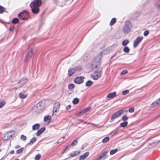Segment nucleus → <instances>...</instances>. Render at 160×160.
<instances>
[{
  "label": "nucleus",
  "mask_w": 160,
  "mask_h": 160,
  "mask_svg": "<svg viewBox=\"0 0 160 160\" xmlns=\"http://www.w3.org/2000/svg\"><path fill=\"white\" fill-rule=\"evenodd\" d=\"M112 48H107L100 52L97 58L93 61L92 64V68H98V66L101 63V59L103 55L107 54L112 51Z\"/></svg>",
  "instance_id": "nucleus-1"
},
{
  "label": "nucleus",
  "mask_w": 160,
  "mask_h": 160,
  "mask_svg": "<svg viewBox=\"0 0 160 160\" xmlns=\"http://www.w3.org/2000/svg\"><path fill=\"white\" fill-rule=\"evenodd\" d=\"M44 108V104L42 102H40L33 107L32 111L36 114H38L41 112Z\"/></svg>",
  "instance_id": "nucleus-2"
},
{
  "label": "nucleus",
  "mask_w": 160,
  "mask_h": 160,
  "mask_svg": "<svg viewBox=\"0 0 160 160\" xmlns=\"http://www.w3.org/2000/svg\"><path fill=\"white\" fill-rule=\"evenodd\" d=\"M132 27V25L131 22L129 21L126 22L122 28V32L125 34L128 33L131 31Z\"/></svg>",
  "instance_id": "nucleus-3"
},
{
  "label": "nucleus",
  "mask_w": 160,
  "mask_h": 160,
  "mask_svg": "<svg viewBox=\"0 0 160 160\" xmlns=\"http://www.w3.org/2000/svg\"><path fill=\"white\" fill-rule=\"evenodd\" d=\"M36 51V49L35 48H30L29 50H27L26 52L27 55L25 57V62H28L31 58L32 53H34Z\"/></svg>",
  "instance_id": "nucleus-4"
},
{
  "label": "nucleus",
  "mask_w": 160,
  "mask_h": 160,
  "mask_svg": "<svg viewBox=\"0 0 160 160\" xmlns=\"http://www.w3.org/2000/svg\"><path fill=\"white\" fill-rule=\"evenodd\" d=\"M82 68L81 67H78L69 69L68 71V76H72L75 72L78 73L82 69Z\"/></svg>",
  "instance_id": "nucleus-5"
},
{
  "label": "nucleus",
  "mask_w": 160,
  "mask_h": 160,
  "mask_svg": "<svg viewBox=\"0 0 160 160\" xmlns=\"http://www.w3.org/2000/svg\"><path fill=\"white\" fill-rule=\"evenodd\" d=\"M19 18L22 20H26L28 17V13L26 11H23L18 14Z\"/></svg>",
  "instance_id": "nucleus-6"
},
{
  "label": "nucleus",
  "mask_w": 160,
  "mask_h": 160,
  "mask_svg": "<svg viewBox=\"0 0 160 160\" xmlns=\"http://www.w3.org/2000/svg\"><path fill=\"white\" fill-rule=\"evenodd\" d=\"M12 136V134L10 133L9 131L5 133L2 137V139L4 141L7 140L9 139Z\"/></svg>",
  "instance_id": "nucleus-7"
},
{
  "label": "nucleus",
  "mask_w": 160,
  "mask_h": 160,
  "mask_svg": "<svg viewBox=\"0 0 160 160\" xmlns=\"http://www.w3.org/2000/svg\"><path fill=\"white\" fill-rule=\"evenodd\" d=\"M84 78L83 77H78L74 80V82L75 83L80 84L83 82Z\"/></svg>",
  "instance_id": "nucleus-8"
},
{
  "label": "nucleus",
  "mask_w": 160,
  "mask_h": 160,
  "mask_svg": "<svg viewBox=\"0 0 160 160\" xmlns=\"http://www.w3.org/2000/svg\"><path fill=\"white\" fill-rule=\"evenodd\" d=\"M42 4L41 0H35L33 1L32 6L39 8Z\"/></svg>",
  "instance_id": "nucleus-9"
},
{
  "label": "nucleus",
  "mask_w": 160,
  "mask_h": 160,
  "mask_svg": "<svg viewBox=\"0 0 160 160\" xmlns=\"http://www.w3.org/2000/svg\"><path fill=\"white\" fill-rule=\"evenodd\" d=\"M142 37H138L137 38L134 42L133 47L134 48H136L138 45V44L142 40Z\"/></svg>",
  "instance_id": "nucleus-10"
},
{
  "label": "nucleus",
  "mask_w": 160,
  "mask_h": 160,
  "mask_svg": "<svg viewBox=\"0 0 160 160\" xmlns=\"http://www.w3.org/2000/svg\"><path fill=\"white\" fill-rule=\"evenodd\" d=\"M60 104L58 102H57L54 103L53 108V112H56L59 110Z\"/></svg>",
  "instance_id": "nucleus-11"
},
{
  "label": "nucleus",
  "mask_w": 160,
  "mask_h": 160,
  "mask_svg": "<svg viewBox=\"0 0 160 160\" xmlns=\"http://www.w3.org/2000/svg\"><path fill=\"white\" fill-rule=\"evenodd\" d=\"M30 7L32 12L34 14H37L39 11V8L32 6L30 5Z\"/></svg>",
  "instance_id": "nucleus-12"
},
{
  "label": "nucleus",
  "mask_w": 160,
  "mask_h": 160,
  "mask_svg": "<svg viewBox=\"0 0 160 160\" xmlns=\"http://www.w3.org/2000/svg\"><path fill=\"white\" fill-rule=\"evenodd\" d=\"M91 108L90 107H88V108H85L83 111L80 112L78 115L79 117H80L82 115V113H85L86 112H87L90 110Z\"/></svg>",
  "instance_id": "nucleus-13"
},
{
  "label": "nucleus",
  "mask_w": 160,
  "mask_h": 160,
  "mask_svg": "<svg viewBox=\"0 0 160 160\" xmlns=\"http://www.w3.org/2000/svg\"><path fill=\"white\" fill-rule=\"evenodd\" d=\"M160 104V98L158 99L157 100L155 101L154 102H153L151 104V106L152 107H154L156 106L157 105Z\"/></svg>",
  "instance_id": "nucleus-14"
},
{
  "label": "nucleus",
  "mask_w": 160,
  "mask_h": 160,
  "mask_svg": "<svg viewBox=\"0 0 160 160\" xmlns=\"http://www.w3.org/2000/svg\"><path fill=\"white\" fill-rule=\"evenodd\" d=\"M108 152V151H105L103 152L102 153L98 158L99 159H101L104 158H106L107 157V156H106Z\"/></svg>",
  "instance_id": "nucleus-15"
},
{
  "label": "nucleus",
  "mask_w": 160,
  "mask_h": 160,
  "mask_svg": "<svg viewBox=\"0 0 160 160\" xmlns=\"http://www.w3.org/2000/svg\"><path fill=\"white\" fill-rule=\"evenodd\" d=\"M101 76V72L100 71H98L95 75L93 76V79L94 80H97Z\"/></svg>",
  "instance_id": "nucleus-16"
},
{
  "label": "nucleus",
  "mask_w": 160,
  "mask_h": 160,
  "mask_svg": "<svg viewBox=\"0 0 160 160\" xmlns=\"http://www.w3.org/2000/svg\"><path fill=\"white\" fill-rule=\"evenodd\" d=\"M28 80L26 78H23L21 79L18 82V83H20L21 86L23 85Z\"/></svg>",
  "instance_id": "nucleus-17"
},
{
  "label": "nucleus",
  "mask_w": 160,
  "mask_h": 160,
  "mask_svg": "<svg viewBox=\"0 0 160 160\" xmlns=\"http://www.w3.org/2000/svg\"><path fill=\"white\" fill-rule=\"evenodd\" d=\"M45 127H43L40 128L37 132V135L38 136H39L45 131Z\"/></svg>",
  "instance_id": "nucleus-18"
},
{
  "label": "nucleus",
  "mask_w": 160,
  "mask_h": 160,
  "mask_svg": "<svg viewBox=\"0 0 160 160\" xmlns=\"http://www.w3.org/2000/svg\"><path fill=\"white\" fill-rule=\"evenodd\" d=\"M116 93L115 92L112 93H110L107 95V97L108 98H112L116 96Z\"/></svg>",
  "instance_id": "nucleus-19"
},
{
  "label": "nucleus",
  "mask_w": 160,
  "mask_h": 160,
  "mask_svg": "<svg viewBox=\"0 0 160 160\" xmlns=\"http://www.w3.org/2000/svg\"><path fill=\"white\" fill-rule=\"evenodd\" d=\"M27 94L20 92L19 94V96L21 98H25L27 97Z\"/></svg>",
  "instance_id": "nucleus-20"
},
{
  "label": "nucleus",
  "mask_w": 160,
  "mask_h": 160,
  "mask_svg": "<svg viewBox=\"0 0 160 160\" xmlns=\"http://www.w3.org/2000/svg\"><path fill=\"white\" fill-rule=\"evenodd\" d=\"M40 127V125L38 123H37L34 125L32 127L33 130H36L38 129Z\"/></svg>",
  "instance_id": "nucleus-21"
},
{
  "label": "nucleus",
  "mask_w": 160,
  "mask_h": 160,
  "mask_svg": "<svg viewBox=\"0 0 160 160\" xmlns=\"http://www.w3.org/2000/svg\"><path fill=\"white\" fill-rule=\"evenodd\" d=\"M51 118V117L50 116H46L44 117V120L45 121L49 122H50Z\"/></svg>",
  "instance_id": "nucleus-22"
},
{
  "label": "nucleus",
  "mask_w": 160,
  "mask_h": 160,
  "mask_svg": "<svg viewBox=\"0 0 160 160\" xmlns=\"http://www.w3.org/2000/svg\"><path fill=\"white\" fill-rule=\"evenodd\" d=\"M123 112V111L122 110H120L116 112L118 117H120L122 114Z\"/></svg>",
  "instance_id": "nucleus-23"
},
{
  "label": "nucleus",
  "mask_w": 160,
  "mask_h": 160,
  "mask_svg": "<svg viewBox=\"0 0 160 160\" xmlns=\"http://www.w3.org/2000/svg\"><path fill=\"white\" fill-rule=\"evenodd\" d=\"M118 117L116 113H115L113 114L111 117V119L112 120L114 119H115L118 118Z\"/></svg>",
  "instance_id": "nucleus-24"
},
{
  "label": "nucleus",
  "mask_w": 160,
  "mask_h": 160,
  "mask_svg": "<svg viewBox=\"0 0 160 160\" xmlns=\"http://www.w3.org/2000/svg\"><path fill=\"white\" fill-rule=\"evenodd\" d=\"M116 21V18H113L112 20H111L110 22V25L112 26L113 25Z\"/></svg>",
  "instance_id": "nucleus-25"
},
{
  "label": "nucleus",
  "mask_w": 160,
  "mask_h": 160,
  "mask_svg": "<svg viewBox=\"0 0 160 160\" xmlns=\"http://www.w3.org/2000/svg\"><path fill=\"white\" fill-rule=\"evenodd\" d=\"M93 83V82L90 80H89L87 82L85 86L87 87L90 86Z\"/></svg>",
  "instance_id": "nucleus-26"
},
{
  "label": "nucleus",
  "mask_w": 160,
  "mask_h": 160,
  "mask_svg": "<svg viewBox=\"0 0 160 160\" xmlns=\"http://www.w3.org/2000/svg\"><path fill=\"white\" fill-rule=\"evenodd\" d=\"M128 123V122H127L125 121L123 123H121L120 125L121 127L124 128L127 125Z\"/></svg>",
  "instance_id": "nucleus-27"
},
{
  "label": "nucleus",
  "mask_w": 160,
  "mask_h": 160,
  "mask_svg": "<svg viewBox=\"0 0 160 160\" xmlns=\"http://www.w3.org/2000/svg\"><path fill=\"white\" fill-rule=\"evenodd\" d=\"M79 100L78 98H74L72 101V103L74 104H77L79 102Z\"/></svg>",
  "instance_id": "nucleus-28"
},
{
  "label": "nucleus",
  "mask_w": 160,
  "mask_h": 160,
  "mask_svg": "<svg viewBox=\"0 0 160 160\" xmlns=\"http://www.w3.org/2000/svg\"><path fill=\"white\" fill-rule=\"evenodd\" d=\"M129 43V41L127 39L124 40L122 42V44L124 46H126Z\"/></svg>",
  "instance_id": "nucleus-29"
},
{
  "label": "nucleus",
  "mask_w": 160,
  "mask_h": 160,
  "mask_svg": "<svg viewBox=\"0 0 160 160\" xmlns=\"http://www.w3.org/2000/svg\"><path fill=\"white\" fill-rule=\"evenodd\" d=\"M118 151V150L117 149L112 150L110 151V153L111 155H112Z\"/></svg>",
  "instance_id": "nucleus-30"
},
{
  "label": "nucleus",
  "mask_w": 160,
  "mask_h": 160,
  "mask_svg": "<svg viewBox=\"0 0 160 160\" xmlns=\"http://www.w3.org/2000/svg\"><path fill=\"white\" fill-rule=\"evenodd\" d=\"M129 49L128 47H125L123 49L124 52L126 53H128L129 52Z\"/></svg>",
  "instance_id": "nucleus-31"
},
{
  "label": "nucleus",
  "mask_w": 160,
  "mask_h": 160,
  "mask_svg": "<svg viewBox=\"0 0 160 160\" xmlns=\"http://www.w3.org/2000/svg\"><path fill=\"white\" fill-rule=\"evenodd\" d=\"M109 140V138L108 137H106L104 138L102 140V142L103 143H106Z\"/></svg>",
  "instance_id": "nucleus-32"
},
{
  "label": "nucleus",
  "mask_w": 160,
  "mask_h": 160,
  "mask_svg": "<svg viewBox=\"0 0 160 160\" xmlns=\"http://www.w3.org/2000/svg\"><path fill=\"white\" fill-rule=\"evenodd\" d=\"M78 143V142L77 140L75 139L72 143L71 145L72 147L75 146Z\"/></svg>",
  "instance_id": "nucleus-33"
},
{
  "label": "nucleus",
  "mask_w": 160,
  "mask_h": 160,
  "mask_svg": "<svg viewBox=\"0 0 160 160\" xmlns=\"http://www.w3.org/2000/svg\"><path fill=\"white\" fill-rule=\"evenodd\" d=\"M19 21L18 19L17 18H15L12 21V23L14 24L17 23Z\"/></svg>",
  "instance_id": "nucleus-34"
},
{
  "label": "nucleus",
  "mask_w": 160,
  "mask_h": 160,
  "mask_svg": "<svg viewBox=\"0 0 160 160\" xmlns=\"http://www.w3.org/2000/svg\"><path fill=\"white\" fill-rule=\"evenodd\" d=\"M5 8L3 7L0 5V13H2L5 11Z\"/></svg>",
  "instance_id": "nucleus-35"
},
{
  "label": "nucleus",
  "mask_w": 160,
  "mask_h": 160,
  "mask_svg": "<svg viewBox=\"0 0 160 160\" xmlns=\"http://www.w3.org/2000/svg\"><path fill=\"white\" fill-rule=\"evenodd\" d=\"M24 149L23 148H21L17 150L16 151V152L17 153L19 154L21 153L22 152L23 150Z\"/></svg>",
  "instance_id": "nucleus-36"
},
{
  "label": "nucleus",
  "mask_w": 160,
  "mask_h": 160,
  "mask_svg": "<svg viewBox=\"0 0 160 160\" xmlns=\"http://www.w3.org/2000/svg\"><path fill=\"white\" fill-rule=\"evenodd\" d=\"M74 88V85L73 84H71L68 85V88L70 90H72Z\"/></svg>",
  "instance_id": "nucleus-37"
},
{
  "label": "nucleus",
  "mask_w": 160,
  "mask_h": 160,
  "mask_svg": "<svg viewBox=\"0 0 160 160\" xmlns=\"http://www.w3.org/2000/svg\"><path fill=\"white\" fill-rule=\"evenodd\" d=\"M37 140V138L36 137H33L32 139L30 140V142L28 143V144H30V143H32L35 142Z\"/></svg>",
  "instance_id": "nucleus-38"
},
{
  "label": "nucleus",
  "mask_w": 160,
  "mask_h": 160,
  "mask_svg": "<svg viewBox=\"0 0 160 160\" xmlns=\"http://www.w3.org/2000/svg\"><path fill=\"white\" fill-rule=\"evenodd\" d=\"M129 92V90H126L124 91H123L122 92V94L123 95H125L126 94L128 93Z\"/></svg>",
  "instance_id": "nucleus-39"
},
{
  "label": "nucleus",
  "mask_w": 160,
  "mask_h": 160,
  "mask_svg": "<svg viewBox=\"0 0 160 160\" xmlns=\"http://www.w3.org/2000/svg\"><path fill=\"white\" fill-rule=\"evenodd\" d=\"M41 158V155L40 154H38L36 155L35 158H34V159L35 160H39Z\"/></svg>",
  "instance_id": "nucleus-40"
},
{
  "label": "nucleus",
  "mask_w": 160,
  "mask_h": 160,
  "mask_svg": "<svg viewBox=\"0 0 160 160\" xmlns=\"http://www.w3.org/2000/svg\"><path fill=\"white\" fill-rule=\"evenodd\" d=\"M20 139L22 141H25L26 139V136L22 135L21 136Z\"/></svg>",
  "instance_id": "nucleus-41"
},
{
  "label": "nucleus",
  "mask_w": 160,
  "mask_h": 160,
  "mask_svg": "<svg viewBox=\"0 0 160 160\" xmlns=\"http://www.w3.org/2000/svg\"><path fill=\"white\" fill-rule=\"evenodd\" d=\"M5 103L4 101H1L0 102V108H2L5 105Z\"/></svg>",
  "instance_id": "nucleus-42"
},
{
  "label": "nucleus",
  "mask_w": 160,
  "mask_h": 160,
  "mask_svg": "<svg viewBox=\"0 0 160 160\" xmlns=\"http://www.w3.org/2000/svg\"><path fill=\"white\" fill-rule=\"evenodd\" d=\"M128 73V71L127 70H123L121 73V76L125 75V74Z\"/></svg>",
  "instance_id": "nucleus-43"
},
{
  "label": "nucleus",
  "mask_w": 160,
  "mask_h": 160,
  "mask_svg": "<svg viewBox=\"0 0 160 160\" xmlns=\"http://www.w3.org/2000/svg\"><path fill=\"white\" fill-rule=\"evenodd\" d=\"M128 118L127 116L124 115L122 117V119L123 121H126L128 120Z\"/></svg>",
  "instance_id": "nucleus-44"
},
{
  "label": "nucleus",
  "mask_w": 160,
  "mask_h": 160,
  "mask_svg": "<svg viewBox=\"0 0 160 160\" xmlns=\"http://www.w3.org/2000/svg\"><path fill=\"white\" fill-rule=\"evenodd\" d=\"M149 33V32L148 31H146L144 32V33H143L144 35L145 36H147L148 34Z\"/></svg>",
  "instance_id": "nucleus-45"
},
{
  "label": "nucleus",
  "mask_w": 160,
  "mask_h": 160,
  "mask_svg": "<svg viewBox=\"0 0 160 160\" xmlns=\"http://www.w3.org/2000/svg\"><path fill=\"white\" fill-rule=\"evenodd\" d=\"M129 111L130 112H132L134 111V109L133 108H131L129 109Z\"/></svg>",
  "instance_id": "nucleus-46"
},
{
  "label": "nucleus",
  "mask_w": 160,
  "mask_h": 160,
  "mask_svg": "<svg viewBox=\"0 0 160 160\" xmlns=\"http://www.w3.org/2000/svg\"><path fill=\"white\" fill-rule=\"evenodd\" d=\"M70 154L71 157H74L77 156V154H75V152H74L71 153Z\"/></svg>",
  "instance_id": "nucleus-47"
},
{
  "label": "nucleus",
  "mask_w": 160,
  "mask_h": 160,
  "mask_svg": "<svg viewBox=\"0 0 160 160\" xmlns=\"http://www.w3.org/2000/svg\"><path fill=\"white\" fill-rule=\"evenodd\" d=\"M86 158L85 157V156H84L83 155L81 156L80 157V159L81 160H83L84 159H85Z\"/></svg>",
  "instance_id": "nucleus-48"
},
{
  "label": "nucleus",
  "mask_w": 160,
  "mask_h": 160,
  "mask_svg": "<svg viewBox=\"0 0 160 160\" xmlns=\"http://www.w3.org/2000/svg\"><path fill=\"white\" fill-rule=\"evenodd\" d=\"M14 28V26L13 25L12 26L10 27V28H9V30L10 31H12L13 30Z\"/></svg>",
  "instance_id": "nucleus-49"
},
{
  "label": "nucleus",
  "mask_w": 160,
  "mask_h": 160,
  "mask_svg": "<svg viewBox=\"0 0 160 160\" xmlns=\"http://www.w3.org/2000/svg\"><path fill=\"white\" fill-rule=\"evenodd\" d=\"M71 106L70 105H69L67 106L66 108V109L67 110H68L71 108Z\"/></svg>",
  "instance_id": "nucleus-50"
},
{
  "label": "nucleus",
  "mask_w": 160,
  "mask_h": 160,
  "mask_svg": "<svg viewBox=\"0 0 160 160\" xmlns=\"http://www.w3.org/2000/svg\"><path fill=\"white\" fill-rule=\"evenodd\" d=\"M89 153L88 152H87L83 154L85 158H86L89 155Z\"/></svg>",
  "instance_id": "nucleus-51"
},
{
  "label": "nucleus",
  "mask_w": 160,
  "mask_h": 160,
  "mask_svg": "<svg viewBox=\"0 0 160 160\" xmlns=\"http://www.w3.org/2000/svg\"><path fill=\"white\" fill-rule=\"evenodd\" d=\"M89 153L88 152H87L83 154L85 158H86L89 155Z\"/></svg>",
  "instance_id": "nucleus-52"
},
{
  "label": "nucleus",
  "mask_w": 160,
  "mask_h": 160,
  "mask_svg": "<svg viewBox=\"0 0 160 160\" xmlns=\"http://www.w3.org/2000/svg\"><path fill=\"white\" fill-rule=\"evenodd\" d=\"M157 9L158 10L160 11V4H158L157 6Z\"/></svg>",
  "instance_id": "nucleus-53"
},
{
  "label": "nucleus",
  "mask_w": 160,
  "mask_h": 160,
  "mask_svg": "<svg viewBox=\"0 0 160 160\" xmlns=\"http://www.w3.org/2000/svg\"><path fill=\"white\" fill-rule=\"evenodd\" d=\"M74 152H75V154H77V156L78 155L80 152V151H74Z\"/></svg>",
  "instance_id": "nucleus-54"
},
{
  "label": "nucleus",
  "mask_w": 160,
  "mask_h": 160,
  "mask_svg": "<svg viewBox=\"0 0 160 160\" xmlns=\"http://www.w3.org/2000/svg\"><path fill=\"white\" fill-rule=\"evenodd\" d=\"M14 151L13 150H12L11 151L10 153L11 154H13L14 153Z\"/></svg>",
  "instance_id": "nucleus-55"
},
{
  "label": "nucleus",
  "mask_w": 160,
  "mask_h": 160,
  "mask_svg": "<svg viewBox=\"0 0 160 160\" xmlns=\"http://www.w3.org/2000/svg\"><path fill=\"white\" fill-rule=\"evenodd\" d=\"M19 146H16L15 147V148H16V149H17V148H19Z\"/></svg>",
  "instance_id": "nucleus-56"
},
{
  "label": "nucleus",
  "mask_w": 160,
  "mask_h": 160,
  "mask_svg": "<svg viewBox=\"0 0 160 160\" xmlns=\"http://www.w3.org/2000/svg\"><path fill=\"white\" fill-rule=\"evenodd\" d=\"M83 148H84V147H83V146H82V148H81V149H83Z\"/></svg>",
  "instance_id": "nucleus-57"
},
{
  "label": "nucleus",
  "mask_w": 160,
  "mask_h": 160,
  "mask_svg": "<svg viewBox=\"0 0 160 160\" xmlns=\"http://www.w3.org/2000/svg\"><path fill=\"white\" fill-rule=\"evenodd\" d=\"M100 159H99V158H98L96 160H100Z\"/></svg>",
  "instance_id": "nucleus-58"
},
{
  "label": "nucleus",
  "mask_w": 160,
  "mask_h": 160,
  "mask_svg": "<svg viewBox=\"0 0 160 160\" xmlns=\"http://www.w3.org/2000/svg\"><path fill=\"white\" fill-rule=\"evenodd\" d=\"M2 143L1 142H0V146L1 145Z\"/></svg>",
  "instance_id": "nucleus-59"
},
{
  "label": "nucleus",
  "mask_w": 160,
  "mask_h": 160,
  "mask_svg": "<svg viewBox=\"0 0 160 160\" xmlns=\"http://www.w3.org/2000/svg\"><path fill=\"white\" fill-rule=\"evenodd\" d=\"M15 160H19V159H15Z\"/></svg>",
  "instance_id": "nucleus-60"
},
{
  "label": "nucleus",
  "mask_w": 160,
  "mask_h": 160,
  "mask_svg": "<svg viewBox=\"0 0 160 160\" xmlns=\"http://www.w3.org/2000/svg\"><path fill=\"white\" fill-rule=\"evenodd\" d=\"M66 149L67 148H68V146L66 147Z\"/></svg>",
  "instance_id": "nucleus-61"
},
{
  "label": "nucleus",
  "mask_w": 160,
  "mask_h": 160,
  "mask_svg": "<svg viewBox=\"0 0 160 160\" xmlns=\"http://www.w3.org/2000/svg\"><path fill=\"white\" fill-rule=\"evenodd\" d=\"M65 0V1H68L69 0Z\"/></svg>",
  "instance_id": "nucleus-62"
},
{
  "label": "nucleus",
  "mask_w": 160,
  "mask_h": 160,
  "mask_svg": "<svg viewBox=\"0 0 160 160\" xmlns=\"http://www.w3.org/2000/svg\"><path fill=\"white\" fill-rule=\"evenodd\" d=\"M159 2H160V0H159Z\"/></svg>",
  "instance_id": "nucleus-63"
},
{
  "label": "nucleus",
  "mask_w": 160,
  "mask_h": 160,
  "mask_svg": "<svg viewBox=\"0 0 160 160\" xmlns=\"http://www.w3.org/2000/svg\"><path fill=\"white\" fill-rule=\"evenodd\" d=\"M63 138H64V137H63Z\"/></svg>",
  "instance_id": "nucleus-64"
}]
</instances>
